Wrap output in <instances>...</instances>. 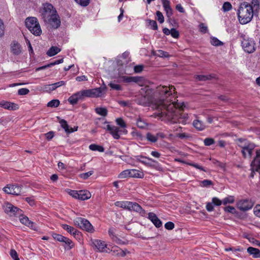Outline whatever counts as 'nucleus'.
<instances>
[{
    "label": "nucleus",
    "instance_id": "obj_62",
    "mask_svg": "<svg viewBox=\"0 0 260 260\" xmlns=\"http://www.w3.org/2000/svg\"><path fill=\"white\" fill-rule=\"evenodd\" d=\"M69 194L72 197L78 199L79 198V190H70Z\"/></svg>",
    "mask_w": 260,
    "mask_h": 260
},
{
    "label": "nucleus",
    "instance_id": "obj_44",
    "mask_svg": "<svg viewBox=\"0 0 260 260\" xmlns=\"http://www.w3.org/2000/svg\"><path fill=\"white\" fill-rule=\"evenodd\" d=\"M136 124L137 126L140 128H144L147 125L146 123L144 120H143L141 118H139L137 119Z\"/></svg>",
    "mask_w": 260,
    "mask_h": 260
},
{
    "label": "nucleus",
    "instance_id": "obj_57",
    "mask_svg": "<svg viewBox=\"0 0 260 260\" xmlns=\"http://www.w3.org/2000/svg\"><path fill=\"white\" fill-rule=\"evenodd\" d=\"M29 92V89L26 88H20L18 90V94L20 95H26Z\"/></svg>",
    "mask_w": 260,
    "mask_h": 260
},
{
    "label": "nucleus",
    "instance_id": "obj_36",
    "mask_svg": "<svg viewBox=\"0 0 260 260\" xmlns=\"http://www.w3.org/2000/svg\"><path fill=\"white\" fill-rule=\"evenodd\" d=\"M212 78V76L211 75H196L195 78L196 79L199 81H206L211 79Z\"/></svg>",
    "mask_w": 260,
    "mask_h": 260
},
{
    "label": "nucleus",
    "instance_id": "obj_43",
    "mask_svg": "<svg viewBox=\"0 0 260 260\" xmlns=\"http://www.w3.org/2000/svg\"><path fill=\"white\" fill-rule=\"evenodd\" d=\"M109 86L111 87L112 89L117 90V91H121L122 90V88L121 85L119 84H115L113 82H110L109 84Z\"/></svg>",
    "mask_w": 260,
    "mask_h": 260
},
{
    "label": "nucleus",
    "instance_id": "obj_47",
    "mask_svg": "<svg viewBox=\"0 0 260 260\" xmlns=\"http://www.w3.org/2000/svg\"><path fill=\"white\" fill-rule=\"evenodd\" d=\"M43 89L45 91L50 92L51 91L54 90L55 88L53 86V84H51L48 85H44L43 86Z\"/></svg>",
    "mask_w": 260,
    "mask_h": 260
},
{
    "label": "nucleus",
    "instance_id": "obj_51",
    "mask_svg": "<svg viewBox=\"0 0 260 260\" xmlns=\"http://www.w3.org/2000/svg\"><path fill=\"white\" fill-rule=\"evenodd\" d=\"M157 19L160 23H162L164 22V17L161 12L157 11L156 12Z\"/></svg>",
    "mask_w": 260,
    "mask_h": 260
},
{
    "label": "nucleus",
    "instance_id": "obj_32",
    "mask_svg": "<svg viewBox=\"0 0 260 260\" xmlns=\"http://www.w3.org/2000/svg\"><path fill=\"white\" fill-rule=\"evenodd\" d=\"M120 132V130L119 128L117 127H116L115 126H113V127L112 128V130H111L110 132V133L112 135L114 139L118 140L120 138V135L119 134V132Z\"/></svg>",
    "mask_w": 260,
    "mask_h": 260
},
{
    "label": "nucleus",
    "instance_id": "obj_5",
    "mask_svg": "<svg viewBox=\"0 0 260 260\" xmlns=\"http://www.w3.org/2000/svg\"><path fill=\"white\" fill-rule=\"evenodd\" d=\"M25 25L29 30L34 35L39 36L42 34V29L37 18L28 17L26 19Z\"/></svg>",
    "mask_w": 260,
    "mask_h": 260
},
{
    "label": "nucleus",
    "instance_id": "obj_17",
    "mask_svg": "<svg viewBox=\"0 0 260 260\" xmlns=\"http://www.w3.org/2000/svg\"><path fill=\"white\" fill-rule=\"evenodd\" d=\"M0 107L9 110H16L19 108L18 104L5 101L0 102Z\"/></svg>",
    "mask_w": 260,
    "mask_h": 260
},
{
    "label": "nucleus",
    "instance_id": "obj_4",
    "mask_svg": "<svg viewBox=\"0 0 260 260\" xmlns=\"http://www.w3.org/2000/svg\"><path fill=\"white\" fill-rule=\"evenodd\" d=\"M238 145L241 148V153L244 158H251L255 145L246 139L239 138L238 139Z\"/></svg>",
    "mask_w": 260,
    "mask_h": 260
},
{
    "label": "nucleus",
    "instance_id": "obj_21",
    "mask_svg": "<svg viewBox=\"0 0 260 260\" xmlns=\"http://www.w3.org/2000/svg\"><path fill=\"white\" fill-rule=\"evenodd\" d=\"M122 78L123 81L125 83L135 82L138 83L143 81V78L138 76H123Z\"/></svg>",
    "mask_w": 260,
    "mask_h": 260
},
{
    "label": "nucleus",
    "instance_id": "obj_49",
    "mask_svg": "<svg viewBox=\"0 0 260 260\" xmlns=\"http://www.w3.org/2000/svg\"><path fill=\"white\" fill-rule=\"evenodd\" d=\"M232 8V5L230 2H224L222 6V10L224 12H228L231 10Z\"/></svg>",
    "mask_w": 260,
    "mask_h": 260
},
{
    "label": "nucleus",
    "instance_id": "obj_53",
    "mask_svg": "<svg viewBox=\"0 0 260 260\" xmlns=\"http://www.w3.org/2000/svg\"><path fill=\"white\" fill-rule=\"evenodd\" d=\"M212 203L215 206H220L222 204V201L216 197H214L212 199Z\"/></svg>",
    "mask_w": 260,
    "mask_h": 260
},
{
    "label": "nucleus",
    "instance_id": "obj_16",
    "mask_svg": "<svg viewBox=\"0 0 260 260\" xmlns=\"http://www.w3.org/2000/svg\"><path fill=\"white\" fill-rule=\"evenodd\" d=\"M148 218L153 223L157 228L162 227V223L153 212H149L148 214Z\"/></svg>",
    "mask_w": 260,
    "mask_h": 260
},
{
    "label": "nucleus",
    "instance_id": "obj_31",
    "mask_svg": "<svg viewBox=\"0 0 260 260\" xmlns=\"http://www.w3.org/2000/svg\"><path fill=\"white\" fill-rule=\"evenodd\" d=\"M20 213H21V212ZM19 220L21 222V223L26 226L29 225L30 223L32 224V221H30L27 216H24L23 215H20Z\"/></svg>",
    "mask_w": 260,
    "mask_h": 260
},
{
    "label": "nucleus",
    "instance_id": "obj_13",
    "mask_svg": "<svg viewBox=\"0 0 260 260\" xmlns=\"http://www.w3.org/2000/svg\"><path fill=\"white\" fill-rule=\"evenodd\" d=\"M127 210L138 213L141 216H145L146 214L145 210L136 202H129Z\"/></svg>",
    "mask_w": 260,
    "mask_h": 260
},
{
    "label": "nucleus",
    "instance_id": "obj_42",
    "mask_svg": "<svg viewBox=\"0 0 260 260\" xmlns=\"http://www.w3.org/2000/svg\"><path fill=\"white\" fill-rule=\"evenodd\" d=\"M211 43L212 45L219 46L223 45V43L215 37L211 38Z\"/></svg>",
    "mask_w": 260,
    "mask_h": 260
},
{
    "label": "nucleus",
    "instance_id": "obj_59",
    "mask_svg": "<svg viewBox=\"0 0 260 260\" xmlns=\"http://www.w3.org/2000/svg\"><path fill=\"white\" fill-rule=\"evenodd\" d=\"M249 4L251 5L252 6L254 11V9L255 10H257V9H259V1H258V0H252L251 4Z\"/></svg>",
    "mask_w": 260,
    "mask_h": 260
},
{
    "label": "nucleus",
    "instance_id": "obj_40",
    "mask_svg": "<svg viewBox=\"0 0 260 260\" xmlns=\"http://www.w3.org/2000/svg\"><path fill=\"white\" fill-rule=\"evenodd\" d=\"M60 104V102L58 100H52L49 102L47 104V106L49 107H57Z\"/></svg>",
    "mask_w": 260,
    "mask_h": 260
},
{
    "label": "nucleus",
    "instance_id": "obj_64",
    "mask_svg": "<svg viewBox=\"0 0 260 260\" xmlns=\"http://www.w3.org/2000/svg\"><path fill=\"white\" fill-rule=\"evenodd\" d=\"M254 213L257 216L260 218V205H256L254 209Z\"/></svg>",
    "mask_w": 260,
    "mask_h": 260
},
{
    "label": "nucleus",
    "instance_id": "obj_2",
    "mask_svg": "<svg viewBox=\"0 0 260 260\" xmlns=\"http://www.w3.org/2000/svg\"><path fill=\"white\" fill-rule=\"evenodd\" d=\"M106 87H100L93 89H85L78 91L68 99L69 102L73 105H76L80 100H83L85 98H97L101 96Z\"/></svg>",
    "mask_w": 260,
    "mask_h": 260
},
{
    "label": "nucleus",
    "instance_id": "obj_23",
    "mask_svg": "<svg viewBox=\"0 0 260 260\" xmlns=\"http://www.w3.org/2000/svg\"><path fill=\"white\" fill-rule=\"evenodd\" d=\"M247 252L250 255H252L254 258H260V251L258 249L252 247H249L247 248Z\"/></svg>",
    "mask_w": 260,
    "mask_h": 260
},
{
    "label": "nucleus",
    "instance_id": "obj_18",
    "mask_svg": "<svg viewBox=\"0 0 260 260\" xmlns=\"http://www.w3.org/2000/svg\"><path fill=\"white\" fill-rule=\"evenodd\" d=\"M135 158H136V161L143 164V165H145L146 166H151V165H150L148 163V161H151L153 163H155L156 164H157V161H156L155 160H154L152 158H151L150 157H148L147 156H143L141 155L136 156Z\"/></svg>",
    "mask_w": 260,
    "mask_h": 260
},
{
    "label": "nucleus",
    "instance_id": "obj_45",
    "mask_svg": "<svg viewBox=\"0 0 260 260\" xmlns=\"http://www.w3.org/2000/svg\"><path fill=\"white\" fill-rule=\"evenodd\" d=\"M215 141L214 139L211 138H206L204 140V144L206 146H209L214 144Z\"/></svg>",
    "mask_w": 260,
    "mask_h": 260
},
{
    "label": "nucleus",
    "instance_id": "obj_35",
    "mask_svg": "<svg viewBox=\"0 0 260 260\" xmlns=\"http://www.w3.org/2000/svg\"><path fill=\"white\" fill-rule=\"evenodd\" d=\"M147 21L148 23V26L151 29L154 30L158 29V26L156 21L151 19H148Z\"/></svg>",
    "mask_w": 260,
    "mask_h": 260
},
{
    "label": "nucleus",
    "instance_id": "obj_10",
    "mask_svg": "<svg viewBox=\"0 0 260 260\" xmlns=\"http://www.w3.org/2000/svg\"><path fill=\"white\" fill-rule=\"evenodd\" d=\"M22 186L18 184H9L3 188V190L8 194L16 196L20 194Z\"/></svg>",
    "mask_w": 260,
    "mask_h": 260
},
{
    "label": "nucleus",
    "instance_id": "obj_15",
    "mask_svg": "<svg viewBox=\"0 0 260 260\" xmlns=\"http://www.w3.org/2000/svg\"><path fill=\"white\" fill-rule=\"evenodd\" d=\"M252 168L260 173V149L256 151V156L251 164Z\"/></svg>",
    "mask_w": 260,
    "mask_h": 260
},
{
    "label": "nucleus",
    "instance_id": "obj_58",
    "mask_svg": "<svg viewBox=\"0 0 260 260\" xmlns=\"http://www.w3.org/2000/svg\"><path fill=\"white\" fill-rule=\"evenodd\" d=\"M199 29L201 32L205 34L208 30L207 26L204 23H201L199 25Z\"/></svg>",
    "mask_w": 260,
    "mask_h": 260
},
{
    "label": "nucleus",
    "instance_id": "obj_34",
    "mask_svg": "<svg viewBox=\"0 0 260 260\" xmlns=\"http://www.w3.org/2000/svg\"><path fill=\"white\" fill-rule=\"evenodd\" d=\"M131 173V169L124 170L119 174L118 178L120 179H125L127 177H130Z\"/></svg>",
    "mask_w": 260,
    "mask_h": 260
},
{
    "label": "nucleus",
    "instance_id": "obj_56",
    "mask_svg": "<svg viewBox=\"0 0 260 260\" xmlns=\"http://www.w3.org/2000/svg\"><path fill=\"white\" fill-rule=\"evenodd\" d=\"M175 227V224L173 222L171 221L167 222L165 224V228L166 229L168 230H172Z\"/></svg>",
    "mask_w": 260,
    "mask_h": 260
},
{
    "label": "nucleus",
    "instance_id": "obj_6",
    "mask_svg": "<svg viewBox=\"0 0 260 260\" xmlns=\"http://www.w3.org/2000/svg\"><path fill=\"white\" fill-rule=\"evenodd\" d=\"M73 221L76 226L83 230L91 233H93L94 231V229L92 224L85 218L78 217L75 218Z\"/></svg>",
    "mask_w": 260,
    "mask_h": 260
},
{
    "label": "nucleus",
    "instance_id": "obj_20",
    "mask_svg": "<svg viewBox=\"0 0 260 260\" xmlns=\"http://www.w3.org/2000/svg\"><path fill=\"white\" fill-rule=\"evenodd\" d=\"M11 50L15 55H18L21 53V46L16 41H13L11 45Z\"/></svg>",
    "mask_w": 260,
    "mask_h": 260
},
{
    "label": "nucleus",
    "instance_id": "obj_1",
    "mask_svg": "<svg viewBox=\"0 0 260 260\" xmlns=\"http://www.w3.org/2000/svg\"><path fill=\"white\" fill-rule=\"evenodd\" d=\"M172 90H175L173 86L157 88L156 93L158 95V101L154 105L158 111L157 115L173 123L185 124L188 120V114L182 112L179 105L176 103Z\"/></svg>",
    "mask_w": 260,
    "mask_h": 260
},
{
    "label": "nucleus",
    "instance_id": "obj_63",
    "mask_svg": "<svg viewBox=\"0 0 260 260\" xmlns=\"http://www.w3.org/2000/svg\"><path fill=\"white\" fill-rule=\"evenodd\" d=\"M144 69V66L142 64L137 65L134 67V71L136 73H141Z\"/></svg>",
    "mask_w": 260,
    "mask_h": 260
},
{
    "label": "nucleus",
    "instance_id": "obj_33",
    "mask_svg": "<svg viewBox=\"0 0 260 260\" xmlns=\"http://www.w3.org/2000/svg\"><path fill=\"white\" fill-rule=\"evenodd\" d=\"M89 148L92 151H98L100 152H104L105 150L103 146L95 144L90 145Z\"/></svg>",
    "mask_w": 260,
    "mask_h": 260
},
{
    "label": "nucleus",
    "instance_id": "obj_3",
    "mask_svg": "<svg viewBox=\"0 0 260 260\" xmlns=\"http://www.w3.org/2000/svg\"><path fill=\"white\" fill-rule=\"evenodd\" d=\"M239 22L241 24H246L250 22L254 15L253 8L247 2L241 4L237 12Z\"/></svg>",
    "mask_w": 260,
    "mask_h": 260
},
{
    "label": "nucleus",
    "instance_id": "obj_55",
    "mask_svg": "<svg viewBox=\"0 0 260 260\" xmlns=\"http://www.w3.org/2000/svg\"><path fill=\"white\" fill-rule=\"evenodd\" d=\"M10 254L14 260H19L18 254L15 250L11 249L10 252Z\"/></svg>",
    "mask_w": 260,
    "mask_h": 260
},
{
    "label": "nucleus",
    "instance_id": "obj_26",
    "mask_svg": "<svg viewBox=\"0 0 260 260\" xmlns=\"http://www.w3.org/2000/svg\"><path fill=\"white\" fill-rule=\"evenodd\" d=\"M193 125L196 129L199 131H203L206 127V125L204 122L198 119L194 120L193 121Z\"/></svg>",
    "mask_w": 260,
    "mask_h": 260
},
{
    "label": "nucleus",
    "instance_id": "obj_48",
    "mask_svg": "<svg viewBox=\"0 0 260 260\" xmlns=\"http://www.w3.org/2000/svg\"><path fill=\"white\" fill-rule=\"evenodd\" d=\"M76 3L82 7H86L90 3V0H74Z\"/></svg>",
    "mask_w": 260,
    "mask_h": 260
},
{
    "label": "nucleus",
    "instance_id": "obj_24",
    "mask_svg": "<svg viewBox=\"0 0 260 260\" xmlns=\"http://www.w3.org/2000/svg\"><path fill=\"white\" fill-rule=\"evenodd\" d=\"M144 176V173L142 171L136 169H131L130 177L136 178H143Z\"/></svg>",
    "mask_w": 260,
    "mask_h": 260
},
{
    "label": "nucleus",
    "instance_id": "obj_29",
    "mask_svg": "<svg viewBox=\"0 0 260 260\" xmlns=\"http://www.w3.org/2000/svg\"><path fill=\"white\" fill-rule=\"evenodd\" d=\"M95 112L99 115L105 117L108 114V110L105 107H96Z\"/></svg>",
    "mask_w": 260,
    "mask_h": 260
},
{
    "label": "nucleus",
    "instance_id": "obj_28",
    "mask_svg": "<svg viewBox=\"0 0 260 260\" xmlns=\"http://www.w3.org/2000/svg\"><path fill=\"white\" fill-rule=\"evenodd\" d=\"M129 201H117L115 203V205L118 207L128 210Z\"/></svg>",
    "mask_w": 260,
    "mask_h": 260
},
{
    "label": "nucleus",
    "instance_id": "obj_25",
    "mask_svg": "<svg viewBox=\"0 0 260 260\" xmlns=\"http://www.w3.org/2000/svg\"><path fill=\"white\" fill-rule=\"evenodd\" d=\"M61 242L63 243V246L66 250H70L74 246L72 241L67 237H65Z\"/></svg>",
    "mask_w": 260,
    "mask_h": 260
},
{
    "label": "nucleus",
    "instance_id": "obj_8",
    "mask_svg": "<svg viewBox=\"0 0 260 260\" xmlns=\"http://www.w3.org/2000/svg\"><path fill=\"white\" fill-rule=\"evenodd\" d=\"M92 245L94 250L100 252H109L110 249L107 247V244L104 241L95 239L92 241Z\"/></svg>",
    "mask_w": 260,
    "mask_h": 260
},
{
    "label": "nucleus",
    "instance_id": "obj_14",
    "mask_svg": "<svg viewBox=\"0 0 260 260\" xmlns=\"http://www.w3.org/2000/svg\"><path fill=\"white\" fill-rule=\"evenodd\" d=\"M237 205L238 208L241 211H246L252 208L253 204L248 200H242L239 201Z\"/></svg>",
    "mask_w": 260,
    "mask_h": 260
},
{
    "label": "nucleus",
    "instance_id": "obj_52",
    "mask_svg": "<svg viewBox=\"0 0 260 260\" xmlns=\"http://www.w3.org/2000/svg\"><path fill=\"white\" fill-rule=\"evenodd\" d=\"M93 173V171H90L86 173H84L80 174V177L81 178H82L83 179H87L89 177H90L91 175H92Z\"/></svg>",
    "mask_w": 260,
    "mask_h": 260
},
{
    "label": "nucleus",
    "instance_id": "obj_30",
    "mask_svg": "<svg viewBox=\"0 0 260 260\" xmlns=\"http://www.w3.org/2000/svg\"><path fill=\"white\" fill-rule=\"evenodd\" d=\"M145 138L147 141L152 143H155L157 141L156 135H154L150 132H148L146 134Z\"/></svg>",
    "mask_w": 260,
    "mask_h": 260
},
{
    "label": "nucleus",
    "instance_id": "obj_27",
    "mask_svg": "<svg viewBox=\"0 0 260 260\" xmlns=\"http://www.w3.org/2000/svg\"><path fill=\"white\" fill-rule=\"evenodd\" d=\"M60 51V49L56 46H52L47 51L46 54L49 56H53L55 55Z\"/></svg>",
    "mask_w": 260,
    "mask_h": 260
},
{
    "label": "nucleus",
    "instance_id": "obj_41",
    "mask_svg": "<svg viewBox=\"0 0 260 260\" xmlns=\"http://www.w3.org/2000/svg\"><path fill=\"white\" fill-rule=\"evenodd\" d=\"M224 210L225 212L231 213L233 214H236L237 213L236 209L233 206H228L224 207Z\"/></svg>",
    "mask_w": 260,
    "mask_h": 260
},
{
    "label": "nucleus",
    "instance_id": "obj_12",
    "mask_svg": "<svg viewBox=\"0 0 260 260\" xmlns=\"http://www.w3.org/2000/svg\"><path fill=\"white\" fill-rule=\"evenodd\" d=\"M45 22L49 23L54 29L58 28L60 25V19L59 15L56 13H54L53 15L49 17L47 19L44 20Z\"/></svg>",
    "mask_w": 260,
    "mask_h": 260
},
{
    "label": "nucleus",
    "instance_id": "obj_19",
    "mask_svg": "<svg viewBox=\"0 0 260 260\" xmlns=\"http://www.w3.org/2000/svg\"><path fill=\"white\" fill-rule=\"evenodd\" d=\"M61 226L64 230H66L70 234L73 235L75 238L81 236V233L73 226L66 224H62L61 225Z\"/></svg>",
    "mask_w": 260,
    "mask_h": 260
},
{
    "label": "nucleus",
    "instance_id": "obj_39",
    "mask_svg": "<svg viewBox=\"0 0 260 260\" xmlns=\"http://www.w3.org/2000/svg\"><path fill=\"white\" fill-rule=\"evenodd\" d=\"M222 204L224 205L227 204H232L235 201V199L234 196H229L225 198H224L222 200Z\"/></svg>",
    "mask_w": 260,
    "mask_h": 260
},
{
    "label": "nucleus",
    "instance_id": "obj_60",
    "mask_svg": "<svg viewBox=\"0 0 260 260\" xmlns=\"http://www.w3.org/2000/svg\"><path fill=\"white\" fill-rule=\"evenodd\" d=\"M171 35L174 38H178L179 37V32L175 28H172L171 29Z\"/></svg>",
    "mask_w": 260,
    "mask_h": 260
},
{
    "label": "nucleus",
    "instance_id": "obj_9",
    "mask_svg": "<svg viewBox=\"0 0 260 260\" xmlns=\"http://www.w3.org/2000/svg\"><path fill=\"white\" fill-rule=\"evenodd\" d=\"M255 43L252 39H244L242 42L244 50L248 53H252L255 50Z\"/></svg>",
    "mask_w": 260,
    "mask_h": 260
},
{
    "label": "nucleus",
    "instance_id": "obj_46",
    "mask_svg": "<svg viewBox=\"0 0 260 260\" xmlns=\"http://www.w3.org/2000/svg\"><path fill=\"white\" fill-rule=\"evenodd\" d=\"M52 236L55 240L61 242L63 241V239H65L66 237L61 235L55 233H53L52 234Z\"/></svg>",
    "mask_w": 260,
    "mask_h": 260
},
{
    "label": "nucleus",
    "instance_id": "obj_61",
    "mask_svg": "<svg viewBox=\"0 0 260 260\" xmlns=\"http://www.w3.org/2000/svg\"><path fill=\"white\" fill-rule=\"evenodd\" d=\"M177 137L181 139H187L190 138V135L186 133H179L178 134Z\"/></svg>",
    "mask_w": 260,
    "mask_h": 260
},
{
    "label": "nucleus",
    "instance_id": "obj_54",
    "mask_svg": "<svg viewBox=\"0 0 260 260\" xmlns=\"http://www.w3.org/2000/svg\"><path fill=\"white\" fill-rule=\"evenodd\" d=\"M201 185L203 187H208L213 184V182L210 180H204L201 182Z\"/></svg>",
    "mask_w": 260,
    "mask_h": 260
},
{
    "label": "nucleus",
    "instance_id": "obj_7",
    "mask_svg": "<svg viewBox=\"0 0 260 260\" xmlns=\"http://www.w3.org/2000/svg\"><path fill=\"white\" fill-rule=\"evenodd\" d=\"M56 13L57 11L56 9L52 4L48 3L43 4L41 16L44 20L53 15L54 13L55 14Z\"/></svg>",
    "mask_w": 260,
    "mask_h": 260
},
{
    "label": "nucleus",
    "instance_id": "obj_22",
    "mask_svg": "<svg viewBox=\"0 0 260 260\" xmlns=\"http://www.w3.org/2000/svg\"><path fill=\"white\" fill-rule=\"evenodd\" d=\"M79 198L78 200L84 201L88 200L91 198V193L89 191L86 190H79Z\"/></svg>",
    "mask_w": 260,
    "mask_h": 260
},
{
    "label": "nucleus",
    "instance_id": "obj_11",
    "mask_svg": "<svg viewBox=\"0 0 260 260\" xmlns=\"http://www.w3.org/2000/svg\"><path fill=\"white\" fill-rule=\"evenodd\" d=\"M3 209L7 214H10L11 215H16L20 214L22 210L17 207L13 206L9 202H6L3 205Z\"/></svg>",
    "mask_w": 260,
    "mask_h": 260
},
{
    "label": "nucleus",
    "instance_id": "obj_37",
    "mask_svg": "<svg viewBox=\"0 0 260 260\" xmlns=\"http://www.w3.org/2000/svg\"><path fill=\"white\" fill-rule=\"evenodd\" d=\"M155 55L162 58H169L170 56L168 52L161 50H157V53L155 54Z\"/></svg>",
    "mask_w": 260,
    "mask_h": 260
},
{
    "label": "nucleus",
    "instance_id": "obj_50",
    "mask_svg": "<svg viewBox=\"0 0 260 260\" xmlns=\"http://www.w3.org/2000/svg\"><path fill=\"white\" fill-rule=\"evenodd\" d=\"M116 122L117 125L120 126L122 128H125L126 126V124L125 121L122 118H118L116 119Z\"/></svg>",
    "mask_w": 260,
    "mask_h": 260
},
{
    "label": "nucleus",
    "instance_id": "obj_38",
    "mask_svg": "<svg viewBox=\"0 0 260 260\" xmlns=\"http://www.w3.org/2000/svg\"><path fill=\"white\" fill-rule=\"evenodd\" d=\"M59 123L61 127L64 129L67 133L69 134L70 128L67 121L64 119H61L59 121Z\"/></svg>",
    "mask_w": 260,
    "mask_h": 260
}]
</instances>
